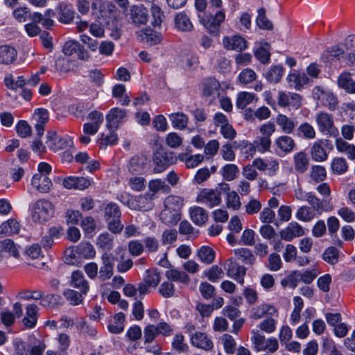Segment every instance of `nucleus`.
I'll return each mask as SVG.
<instances>
[{"label":"nucleus","mask_w":355,"mask_h":355,"mask_svg":"<svg viewBox=\"0 0 355 355\" xmlns=\"http://www.w3.org/2000/svg\"><path fill=\"white\" fill-rule=\"evenodd\" d=\"M221 6L222 0H210L209 9L211 10L209 15L200 19V22L214 35H218L220 26L225 18V12Z\"/></svg>","instance_id":"nucleus-1"},{"label":"nucleus","mask_w":355,"mask_h":355,"mask_svg":"<svg viewBox=\"0 0 355 355\" xmlns=\"http://www.w3.org/2000/svg\"><path fill=\"white\" fill-rule=\"evenodd\" d=\"M55 208L51 202L46 199H39L31 207V218L33 222L42 223L51 218Z\"/></svg>","instance_id":"nucleus-2"},{"label":"nucleus","mask_w":355,"mask_h":355,"mask_svg":"<svg viewBox=\"0 0 355 355\" xmlns=\"http://www.w3.org/2000/svg\"><path fill=\"white\" fill-rule=\"evenodd\" d=\"M315 121L322 133L332 137H337L339 135V131L334 125L331 114L320 112L315 116Z\"/></svg>","instance_id":"nucleus-3"},{"label":"nucleus","mask_w":355,"mask_h":355,"mask_svg":"<svg viewBox=\"0 0 355 355\" xmlns=\"http://www.w3.org/2000/svg\"><path fill=\"white\" fill-rule=\"evenodd\" d=\"M196 201L213 208L221 202L220 192L216 189H203L198 193Z\"/></svg>","instance_id":"nucleus-4"},{"label":"nucleus","mask_w":355,"mask_h":355,"mask_svg":"<svg viewBox=\"0 0 355 355\" xmlns=\"http://www.w3.org/2000/svg\"><path fill=\"white\" fill-rule=\"evenodd\" d=\"M115 261L116 257L112 253L105 252L102 254L98 275L101 281L104 282L112 277Z\"/></svg>","instance_id":"nucleus-5"},{"label":"nucleus","mask_w":355,"mask_h":355,"mask_svg":"<svg viewBox=\"0 0 355 355\" xmlns=\"http://www.w3.org/2000/svg\"><path fill=\"white\" fill-rule=\"evenodd\" d=\"M153 193H145L132 198L128 200V205L131 209L139 211H148L153 208Z\"/></svg>","instance_id":"nucleus-6"},{"label":"nucleus","mask_w":355,"mask_h":355,"mask_svg":"<svg viewBox=\"0 0 355 355\" xmlns=\"http://www.w3.org/2000/svg\"><path fill=\"white\" fill-rule=\"evenodd\" d=\"M306 200L311 205L312 209L319 214L322 212H329L334 209V205L332 202H329V199L320 200L312 193H306Z\"/></svg>","instance_id":"nucleus-7"},{"label":"nucleus","mask_w":355,"mask_h":355,"mask_svg":"<svg viewBox=\"0 0 355 355\" xmlns=\"http://www.w3.org/2000/svg\"><path fill=\"white\" fill-rule=\"evenodd\" d=\"M131 23L135 26L145 24L148 21V10L142 5H132L128 14Z\"/></svg>","instance_id":"nucleus-8"},{"label":"nucleus","mask_w":355,"mask_h":355,"mask_svg":"<svg viewBox=\"0 0 355 355\" xmlns=\"http://www.w3.org/2000/svg\"><path fill=\"white\" fill-rule=\"evenodd\" d=\"M71 144L70 139L60 137L54 131L47 132L46 144L52 150L57 151L65 148Z\"/></svg>","instance_id":"nucleus-9"},{"label":"nucleus","mask_w":355,"mask_h":355,"mask_svg":"<svg viewBox=\"0 0 355 355\" xmlns=\"http://www.w3.org/2000/svg\"><path fill=\"white\" fill-rule=\"evenodd\" d=\"M92 9L98 17H108L112 15L116 9L115 5L107 0H93Z\"/></svg>","instance_id":"nucleus-10"},{"label":"nucleus","mask_w":355,"mask_h":355,"mask_svg":"<svg viewBox=\"0 0 355 355\" xmlns=\"http://www.w3.org/2000/svg\"><path fill=\"white\" fill-rule=\"evenodd\" d=\"M279 162L276 159L257 158L253 161V166L260 171H268V175H274L279 170Z\"/></svg>","instance_id":"nucleus-11"},{"label":"nucleus","mask_w":355,"mask_h":355,"mask_svg":"<svg viewBox=\"0 0 355 355\" xmlns=\"http://www.w3.org/2000/svg\"><path fill=\"white\" fill-rule=\"evenodd\" d=\"M302 97L298 94L288 93L284 92H279L278 96V104L279 106L285 107L291 106L295 109H298L301 107Z\"/></svg>","instance_id":"nucleus-12"},{"label":"nucleus","mask_w":355,"mask_h":355,"mask_svg":"<svg viewBox=\"0 0 355 355\" xmlns=\"http://www.w3.org/2000/svg\"><path fill=\"white\" fill-rule=\"evenodd\" d=\"M173 158L171 154L164 152H157L154 155L153 162L155 167L153 171L155 173L163 172L166 168L173 164Z\"/></svg>","instance_id":"nucleus-13"},{"label":"nucleus","mask_w":355,"mask_h":355,"mask_svg":"<svg viewBox=\"0 0 355 355\" xmlns=\"http://www.w3.org/2000/svg\"><path fill=\"white\" fill-rule=\"evenodd\" d=\"M280 237L286 241H291L295 237H300L304 234L303 227L296 222L290 223L287 227L280 232Z\"/></svg>","instance_id":"nucleus-14"},{"label":"nucleus","mask_w":355,"mask_h":355,"mask_svg":"<svg viewBox=\"0 0 355 355\" xmlns=\"http://www.w3.org/2000/svg\"><path fill=\"white\" fill-rule=\"evenodd\" d=\"M223 44L227 50H233L241 52L247 48L246 40L240 35L225 37L223 40Z\"/></svg>","instance_id":"nucleus-15"},{"label":"nucleus","mask_w":355,"mask_h":355,"mask_svg":"<svg viewBox=\"0 0 355 355\" xmlns=\"http://www.w3.org/2000/svg\"><path fill=\"white\" fill-rule=\"evenodd\" d=\"M191 344L205 351H210L214 347V343L208 337L207 334L202 332H195L191 336Z\"/></svg>","instance_id":"nucleus-16"},{"label":"nucleus","mask_w":355,"mask_h":355,"mask_svg":"<svg viewBox=\"0 0 355 355\" xmlns=\"http://www.w3.org/2000/svg\"><path fill=\"white\" fill-rule=\"evenodd\" d=\"M33 119L36 121L35 128L37 135L41 137L44 134L45 125L49 119L48 110L44 108L36 109L33 114Z\"/></svg>","instance_id":"nucleus-17"},{"label":"nucleus","mask_w":355,"mask_h":355,"mask_svg":"<svg viewBox=\"0 0 355 355\" xmlns=\"http://www.w3.org/2000/svg\"><path fill=\"white\" fill-rule=\"evenodd\" d=\"M31 184L39 192L48 193L50 191L53 184L50 178L46 174L36 173L33 175Z\"/></svg>","instance_id":"nucleus-18"},{"label":"nucleus","mask_w":355,"mask_h":355,"mask_svg":"<svg viewBox=\"0 0 355 355\" xmlns=\"http://www.w3.org/2000/svg\"><path fill=\"white\" fill-rule=\"evenodd\" d=\"M39 307L35 304H29L26 306V313L22 319L26 328L33 329L35 327L38 319Z\"/></svg>","instance_id":"nucleus-19"},{"label":"nucleus","mask_w":355,"mask_h":355,"mask_svg":"<svg viewBox=\"0 0 355 355\" xmlns=\"http://www.w3.org/2000/svg\"><path fill=\"white\" fill-rule=\"evenodd\" d=\"M126 116V112L125 110L119 109L118 107L112 109L109 114L106 116L107 121V126L109 128H116L120 123H122Z\"/></svg>","instance_id":"nucleus-20"},{"label":"nucleus","mask_w":355,"mask_h":355,"mask_svg":"<svg viewBox=\"0 0 355 355\" xmlns=\"http://www.w3.org/2000/svg\"><path fill=\"white\" fill-rule=\"evenodd\" d=\"M220 85L215 78H209L204 83L202 94L204 96L216 99L220 95Z\"/></svg>","instance_id":"nucleus-21"},{"label":"nucleus","mask_w":355,"mask_h":355,"mask_svg":"<svg viewBox=\"0 0 355 355\" xmlns=\"http://www.w3.org/2000/svg\"><path fill=\"white\" fill-rule=\"evenodd\" d=\"M310 155L315 162H322L327 159L328 153L323 146V141L318 140L310 148Z\"/></svg>","instance_id":"nucleus-22"},{"label":"nucleus","mask_w":355,"mask_h":355,"mask_svg":"<svg viewBox=\"0 0 355 355\" xmlns=\"http://www.w3.org/2000/svg\"><path fill=\"white\" fill-rule=\"evenodd\" d=\"M231 262L228 266L227 270V275L228 277L233 278L237 282L243 284L244 282L243 277L246 272V269L245 267L239 265L236 263Z\"/></svg>","instance_id":"nucleus-23"},{"label":"nucleus","mask_w":355,"mask_h":355,"mask_svg":"<svg viewBox=\"0 0 355 355\" xmlns=\"http://www.w3.org/2000/svg\"><path fill=\"white\" fill-rule=\"evenodd\" d=\"M17 52L16 49L9 45L0 46V63L3 64H10L17 58Z\"/></svg>","instance_id":"nucleus-24"},{"label":"nucleus","mask_w":355,"mask_h":355,"mask_svg":"<svg viewBox=\"0 0 355 355\" xmlns=\"http://www.w3.org/2000/svg\"><path fill=\"white\" fill-rule=\"evenodd\" d=\"M76 329L78 334L84 336L94 337L97 334L96 328L87 323L83 318H78L76 322Z\"/></svg>","instance_id":"nucleus-25"},{"label":"nucleus","mask_w":355,"mask_h":355,"mask_svg":"<svg viewBox=\"0 0 355 355\" xmlns=\"http://www.w3.org/2000/svg\"><path fill=\"white\" fill-rule=\"evenodd\" d=\"M342 44L347 54L346 64H352L355 60V35L347 36Z\"/></svg>","instance_id":"nucleus-26"},{"label":"nucleus","mask_w":355,"mask_h":355,"mask_svg":"<svg viewBox=\"0 0 355 355\" xmlns=\"http://www.w3.org/2000/svg\"><path fill=\"white\" fill-rule=\"evenodd\" d=\"M276 123L281 127L282 130L286 134L292 133L297 125V121L294 119H290L282 114L277 116Z\"/></svg>","instance_id":"nucleus-27"},{"label":"nucleus","mask_w":355,"mask_h":355,"mask_svg":"<svg viewBox=\"0 0 355 355\" xmlns=\"http://www.w3.org/2000/svg\"><path fill=\"white\" fill-rule=\"evenodd\" d=\"M1 246L2 248V250L6 253H8L10 257H13L15 259H19L20 258V246L17 243H15L12 239H6L1 241Z\"/></svg>","instance_id":"nucleus-28"},{"label":"nucleus","mask_w":355,"mask_h":355,"mask_svg":"<svg viewBox=\"0 0 355 355\" xmlns=\"http://www.w3.org/2000/svg\"><path fill=\"white\" fill-rule=\"evenodd\" d=\"M147 164V158L143 155L132 157L128 164V170L132 173H141Z\"/></svg>","instance_id":"nucleus-29"},{"label":"nucleus","mask_w":355,"mask_h":355,"mask_svg":"<svg viewBox=\"0 0 355 355\" xmlns=\"http://www.w3.org/2000/svg\"><path fill=\"white\" fill-rule=\"evenodd\" d=\"M287 80L290 87L296 90H300L309 83V78L305 73L289 74L287 77Z\"/></svg>","instance_id":"nucleus-30"},{"label":"nucleus","mask_w":355,"mask_h":355,"mask_svg":"<svg viewBox=\"0 0 355 355\" xmlns=\"http://www.w3.org/2000/svg\"><path fill=\"white\" fill-rule=\"evenodd\" d=\"M191 220L197 225L201 226L208 220V214L200 207H194L190 209Z\"/></svg>","instance_id":"nucleus-31"},{"label":"nucleus","mask_w":355,"mask_h":355,"mask_svg":"<svg viewBox=\"0 0 355 355\" xmlns=\"http://www.w3.org/2000/svg\"><path fill=\"white\" fill-rule=\"evenodd\" d=\"M160 220L167 225H174L180 220V213H178L168 208L164 209L159 214Z\"/></svg>","instance_id":"nucleus-32"},{"label":"nucleus","mask_w":355,"mask_h":355,"mask_svg":"<svg viewBox=\"0 0 355 355\" xmlns=\"http://www.w3.org/2000/svg\"><path fill=\"white\" fill-rule=\"evenodd\" d=\"M71 284L79 289L83 294H86L89 290V285L84 275L80 271H75L71 275Z\"/></svg>","instance_id":"nucleus-33"},{"label":"nucleus","mask_w":355,"mask_h":355,"mask_svg":"<svg viewBox=\"0 0 355 355\" xmlns=\"http://www.w3.org/2000/svg\"><path fill=\"white\" fill-rule=\"evenodd\" d=\"M168 119L174 128L183 130L188 124V116L183 112H175L168 115Z\"/></svg>","instance_id":"nucleus-34"},{"label":"nucleus","mask_w":355,"mask_h":355,"mask_svg":"<svg viewBox=\"0 0 355 355\" xmlns=\"http://www.w3.org/2000/svg\"><path fill=\"white\" fill-rule=\"evenodd\" d=\"M166 277L169 280L180 282L185 284H189L191 281L189 276L185 272L176 268H171L167 270L166 272Z\"/></svg>","instance_id":"nucleus-35"},{"label":"nucleus","mask_w":355,"mask_h":355,"mask_svg":"<svg viewBox=\"0 0 355 355\" xmlns=\"http://www.w3.org/2000/svg\"><path fill=\"white\" fill-rule=\"evenodd\" d=\"M338 86L348 93H355V82L349 73H343L338 78Z\"/></svg>","instance_id":"nucleus-36"},{"label":"nucleus","mask_w":355,"mask_h":355,"mask_svg":"<svg viewBox=\"0 0 355 355\" xmlns=\"http://www.w3.org/2000/svg\"><path fill=\"white\" fill-rule=\"evenodd\" d=\"M336 149L340 153H345L350 159H355V146L349 144L342 138H337L335 142Z\"/></svg>","instance_id":"nucleus-37"},{"label":"nucleus","mask_w":355,"mask_h":355,"mask_svg":"<svg viewBox=\"0 0 355 355\" xmlns=\"http://www.w3.org/2000/svg\"><path fill=\"white\" fill-rule=\"evenodd\" d=\"M19 230V223L15 219H10L0 225V235L17 234Z\"/></svg>","instance_id":"nucleus-38"},{"label":"nucleus","mask_w":355,"mask_h":355,"mask_svg":"<svg viewBox=\"0 0 355 355\" xmlns=\"http://www.w3.org/2000/svg\"><path fill=\"white\" fill-rule=\"evenodd\" d=\"M309 164V159L306 153L300 152L294 156L295 169L299 173H304L306 171Z\"/></svg>","instance_id":"nucleus-39"},{"label":"nucleus","mask_w":355,"mask_h":355,"mask_svg":"<svg viewBox=\"0 0 355 355\" xmlns=\"http://www.w3.org/2000/svg\"><path fill=\"white\" fill-rule=\"evenodd\" d=\"M254 101H257V98L254 94L247 92H241L237 95L236 105L239 109H244Z\"/></svg>","instance_id":"nucleus-40"},{"label":"nucleus","mask_w":355,"mask_h":355,"mask_svg":"<svg viewBox=\"0 0 355 355\" xmlns=\"http://www.w3.org/2000/svg\"><path fill=\"white\" fill-rule=\"evenodd\" d=\"M284 73V68L280 65L272 66L265 74V78L270 83L276 84L280 81Z\"/></svg>","instance_id":"nucleus-41"},{"label":"nucleus","mask_w":355,"mask_h":355,"mask_svg":"<svg viewBox=\"0 0 355 355\" xmlns=\"http://www.w3.org/2000/svg\"><path fill=\"white\" fill-rule=\"evenodd\" d=\"M239 167L234 164H227L223 166L220 174L227 181H232L235 180L239 175Z\"/></svg>","instance_id":"nucleus-42"},{"label":"nucleus","mask_w":355,"mask_h":355,"mask_svg":"<svg viewBox=\"0 0 355 355\" xmlns=\"http://www.w3.org/2000/svg\"><path fill=\"white\" fill-rule=\"evenodd\" d=\"M175 22L177 28L180 31H191L193 29V24L184 13H178L175 18Z\"/></svg>","instance_id":"nucleus-43"},{"label":"nucleus","mask_w":355,"mask_h":355,"mask_svg":"<svg viewBox=\"0 0 355 355\" xmlns=\"http://www.w3.org/2000/svg\"><path fill=\"white\" fill-rule=\"evenodd\" d=\"M197 255L202 262L207 264L211 263L215 259V252L209 246L201 247L198 250Z\"/></svg>","instance_id":"nucleus-44"},{"label":"nucleus","mask_w":355,"mask_h":355,"mask_svg":"<svg viewBox=\"0 0 355 355\" xmlns=\"http://www.w3.org/2000/svg\"><path fill=\"white\" fill-rule=\"evenodd\" d=\"M276 144L282 151L286 153L291 152L295 147L294 140L286 135L279 137L276 140Z\"/></svg>","instance_id":"nucleus-45"},{"label":"nucleus","mask_w":355,"mask_h":355,"mask_svg":"<svg viewBox=\"0 0 355 355\" xmlns=\"http://www.w3.org/2000/svg\"><path fill=\"white\" fill-rule=\"evenodd\" d=\"M125 315L118 313L114 317V321L108 326L109 331L112 334H119L124 329Z\"/></svg>","instance_id":"nucleus-46"},{"label":"nucleus","mask_w":355,"mask_h":355,"mask_svg":"<svg viewBox=\"0 0 355 355\" xmlns=\"http://www.w3.org/2000/svg\"><path fill=\"white\" fill-rule=\"evenodd\" d=\"M184 205V200L182 198L175 196H168L164 202L166 208L180 213V210Z\"/></svg>","instance_id":"nucleus-47"},{"label":"nucleus","mask_w":355,"mask_h":355,"mask_svg":"<svg viewBox=\"0 0 355 355\" xmlns=\"http://www.w3.org/2000/svg\"><path fill=\"white\" fill-rule=\"evenodd\" d=\"M148 189L153 194L159 191L165 194L168 193L171 191L170 187L161 179L150 180L148 183Z\"/></svg>","instance_id":"nucleus-48"},{"label":"nucleus","mask_w":355,"mask_h":355,"mask_svg":"<svg viewBox=\"0 0 355 355\" xmlns=\"http://www.w3.org/2000/svg\"><path fill=\"white\" fill-rule=\"evenodd\" d=\"M76 252L86 259L94 258L96 255L94 246L89 242H81L76 247Z\"/></svg>","instance_id":"nucleus-49"},{"label":"nucleus","mask_w":355,"mask_h":355,"mask_svg":"<svg viewBox=\"0 0 355 355\" xmlns=\"http://www.w3.org/2000/svg\"><path fill=\"white\" fill-rule=\"evenodd\" d=\"M297 132L300 137L307 139H313L316 136V132L313 126L307 122H304L299 125Z\"/></svg>","instance_id":"nucleus-50"},{"label":"nucleus","mask_w":355,"mask_h":355,"mask_svg":"<svg viewBox=\"0 0 355 355\" xmlns=\"http://www.w3.org/2000/svg\"><path fill=\"white\" fill-rule=\"evenodd\" d=\"M251 342L257 352L263 351L267 338L259 330L251 331Z\"/></svg>","instance_id":"nucleus-51"},{"label":"nucleus","mask_w":355,"mask_h":355,"mask_svg":"<svg viewBox=\"0 0 355 355\" xmlns=\"http://www.w3.org/2000/svg\"><path fill=\"white\" fill-rule=\"evenodd\" d=\"M315 216V210L308 206L300 207L296 213V218L302 221L309 222Z\"/></svg>","instance_id":"nucleus-52"},{"label":"nucleus","mask_w":355,"mask_h":355,"mask_svg":"<svg viewBox=\"0 0 355 355\" xmlns=\"http://www.w3.org/2000/svg\"><path fill=\"white\" fill-rule=\"evenodd\" d=\"M270 44L264 43L263 46L259 47L254 52V55L263 64H267L270 61V53L269 52Z\"/></svg>","instance_id":"nucleus-53"},{"label":"nucleus","mask_w":355,"mask_h":355,"mask_svg":"<svg viewBox=\"0 0 355 355\" xmlns=\"http://www.w3.org/2000/svg\"><path fill=\"white\" fill-rule=\"evenodd\" d=\"M104 214L105 220H110L114 218H120L121 213L116 204L110 202L104 208Z\"/></svg>","instance_id":"nucleus-54"},{"label":"nucleus","mask_w":355,"mask_h":355,"mask_svg":"<svg viewBox=\"0 0 355 355\" xmlns=\"http://www.w3.org/2000/svg\"><path fill=\"white\" fill-rule=\"evenodd\" d=\"M256 23L261 29L272 30L273 28V24L267 19L266 10L263 8H261L258 10V16L256 19Z\"/></svg>","instance_id":"nucleus-55"},{"label":"nucleus","mask_w":355,"mask_h":355,"mask_svg":"<svg viewBox=\"0 0 355 355\" xmlns=\"http://www.w3.org/2000/svg\"><path fill=\"white\" fill-rule=\"evenodd\" d=\"M331 167L333 173L338 175L345 173L348 168L347 162L343 157H336L333 159Z\"/></svg>","instance_id":"nucleus-56"},{"label":"nucleus","mask_w":355,"mask_h":355,"mask_svg":"<svg viewBox=\"0 0 355 355\" xmlns=\"http://www.w3.org/2000/svg\"><path fill=\"white\" fill-rule=\"evenodd\" d=\"M97 245L103 250H110L113 248V236L107 232L99 235Z\"/></svg>","instance_id":"nucleus-57"},{"label":"nucleus","mask_w":355,"mask_h":355,"mask_svg":"<svg viewBox=\"0 0 355 355\" xmlns=\"http://www.w3.org/2000/svg\"><path fill=\"white\" fill-rule=\"evenodd\" d=\"M204 274L212 282L221 279L224 276L223 270L217 265L212 266L209 270L205 271Z\"/></svg>","instance_id":"nucleus-58"},{"label":"nucleus","mask_w":355,"mask_h":355,"mask_svg":"<svg viewBox=\"0 0 355 355\" xmlns=\"http://www.w3.org/2000/svg\"><path fill=\"white\" fill-rule=\"evenodd\" d=\"M310 177L315 182L324 181L327 178L325 168L319 165L313 166L310 172Z\"/></svg>","instance_id":"nucleus-59"},{"label":"nucleus","mask_w":355,"mask_h":355,"mask_svg":"<svg viewBox=\"0 0 355 355\" xmlns=\"http://www.w3.org/2000/svg\"><path fill=\"white\" fill-rule=\"evenodd\" d=\"M223 347L226 353L233 354L236 350V341L233 337L227 334H223L220 338Z\"/></svg>","instance_id":"nucleus-60"},{"label":"nucleus","mask_w":355,"mask_h":355,"mask_svg":"<svg viewBox=\"0 0 355 355\" xmlns=\"http://www.w3.org/2000/svg\"><path fill=\"white\" fill-rule=\"evenodd\" d=\"M234 252L237 257L242 259L243 262L245 264L252 265L255 262L256 258L248 249H236L234 250Z\"/></svg>","instance_id":"nucleus-61"},{"label":"nucleus","mask_w":355,"mask_h":355,"mask_svg":"<svg viewBox=\"0 0 355 355\" xmlns=\"http://www.w3.org/2000/svg\"><path fill=\"white\" fill-rule=\"evenodd\" d=\"M322 258L327 263L334 265L338 261L339 251L335 247H329L323 252Z\"/></svg>","instance_id":"nucleus-62"},{"label":"nucleus","mask_w":355,"mask_h":355,"mask_svg":"<svg viewBox=\"0 0 355 355\" xmlns=\"http://www.w3.org/2000/svg\"><path fill=\"white\" fill-rule=\"evenodd\" d=\"M161 280L160 273L157 270H148L146 271L144 281L151 287L155 288Z\"/></svg>","instance_id":"nucleus-63"},{"label":"nucleus","mask_w":355,"mask_h":355,"mask_svg":"<svg viewBox=\"0 0 355 355\" xmlns=\"http://www.w3.org/2000/svg\"><path fill=\"white\" fill-rule=\"evenodd\" d=\"M299 282H300L299 271L295 270L288 277L282 279L281 284L284 288L288 286L291 288H295L297 287Z\"/></svg>","instance_id":"nucleus-64"}]
</instances>
